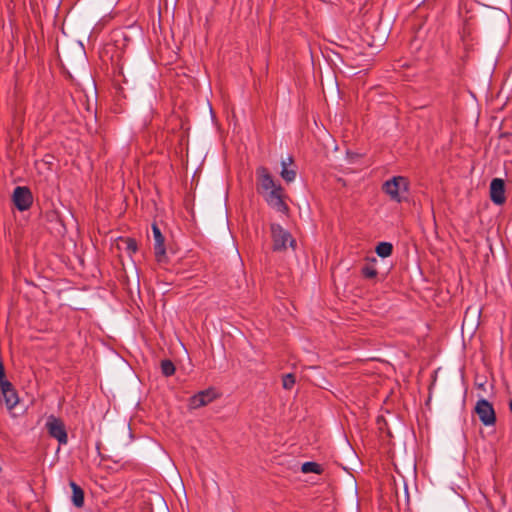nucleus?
<instances>
[{
  "label": "nucleus",
  "instance_id": "2",
  "mask_svg": "<svg viewBox=\"0 0 512 512\" xmlns=\"http://www.w3.org/2000/svg\"><path fill=\"white\" fill-rule=\"evenodd\" d=\"M272 237V249L276 252H281L287 249V246L295 247V240L290 232L285 230L281 225L273 223L270 226Z\"/></svg>",
  "mask_w": 512,
  "mask_h": 512
},
{
  "label": "nucleus",
  "instance_id": "18",
  "mask_svg": "<svg viewBox=\"0 0 512 512\" xmlns=\"http://www.w3.org/2000/svg\"><path fill=\"white\" fill-rule=\"evenodd\" d=\"M126 244H127V249L132 251V252H135L137 250V243L135 240L131 239V238H128L126 240Z\"/></svg>",
  "mask_w": 512,
  "mask_h": 512
},
{
  "label": "nucleus",
  "instance_id": "14",
  "mask_svg": "<svg viewBox=\"0 0 512 512\" xmlns=\"http://www.w3.org/2000/svg\"><path fill=\"white\" fill-rule=\"evenodd\" d=\"M371 262H372L371 264H366L361 270L362 275L368 279H374L378 275V271L374 266V264L377 262V259L375 257H373L371 259Z\"/></svg>",
  "mask_w": 512,
  "mask_h": 512
},
{
  "label": "nucleus",
  "instance_id": "15",
  "mask_svg": "<svg viewBox=\"0 0 512 512\" xmlns=\"http://www.w3.org/2000/svg\"><path fill=\"white\" fill-rule=\"evenodd\" d=\"M161 372L164 376L169 377L175 373V365L168 359L162 360Z\"/></svg>",
  "mask_w": 512,
  "mask_h": 512
},
{
  "label": "nucleus",
  "instance_id": "6",
  "mask_svg": "<svg viewBox=\"0 0 512 512\" xmlns=\"http://www.w3.org/2000/svg\"><path fill=\"white\" fill-rule=\"evenodd\" d=\"M475 411L479 416L480 421L490 426L496 422V415L492 404L486 399H480L475 406Z\"/></svg>",
  "mask_w": 512,
  "mask_h": 512
},
{
  "label": "nucleus",
  "instance_id": "5",
  "mask_svg": "<svg viewBox=\"0 0 512 512\" xmlns=\"http://www.w3.org/2000/svg\"><path fill=\"white\" fill-rule=\"evenodd\" d=\"M12 201L19 211L28 210L33 204V195L26 186H17L12 194Z\"/></svg>",
  "mask_w": 512,
  "mask_h": 512
},
{
  "label": "nucleus",
  "instance_id": "9",
  "mask_svg": "<svg viewBox=\"0 0 512 512\" xmlns=\"http://www.w3.org/2000/svg\"><path fill=\"white\" fill-rule=\"evenodd\" d=\"M490 199L496 205H503L506 201L505 183L501 178H494L490 183Z\"/></svg>",
  "mask_w": 512,
  "mask_h": 512
},
{
  "label": "nucleus",
  "instance_id": "1",
  "mask_svg": "<svg viewBox=\"0 0 512 512\" xmlns=\"http://www.w3.org/2000/svg\"><path fill=\"white\" fill-rule=\"evenodd\" d=\"M409 181L403 176H394L385 181L382 185V190L385 192L392 201L401 203L404 200L403 194L408 192Z\"/></svg>",
  "mask_w": 512,
  "mask_h": 512
},
{
  "label": "nucleus",
  "instance_id": "11",
  "mask_svg": "<svg viewBox=\"0 0 512 512\" xmlns=\"http://www.w3.org/2000/svg\"><path fill=\"white\" fill-rule=\"evenodd\" d=\"M70 487L72 489V503L75 507L81 508L84 505V491L83 489L77 485L75 482H70Z\"/></svg>",
  "mask_w": 512,
  "mask_h": 512
},
{
  "label": "nucleus",
  "instance_id": "19",
  "mask_svg": "<svg viewBox=\"0 0 512 512\" xmlns=\"http://www.w3.org/2000/svg\"><path fill=\"white\" fill-rule=\"evenodd\" d=\"M51 216H52L53 218H58V214H57L56 212H52V213H51Z\"/></svg>",
  "mask_w": 512,
  "mask_h": 512
},
{
  "label": "nucleus",
  "instance_id": "7",
  "mask_svg": "<svg viewBox=\"0 0 512 512\" xmlns=\"http://www.w3.org/2000/svg\"><path fill=\"white\" fill-rule=\"evenodd\" d=\"M257 175V185L256 189L259 194H264L265 192L275 188L279 184H276L272 175L269 173L268 169L261 166L256 170Z\"/></svg>",
  "mask_w": 512,
  "mask_h": 512
},
{
  "label": "nucleus",
  "instance_id": "8",
  "mask_svg": "<svg viewBox=\"0 0 512 512\" xmlns=\"http://www.w3.org/2000/svg\"><path fill=\"white\" fill-rule=\"evenodd\" d=\"M152 232L154 237V254L155 258L159 263L165 262L166 250L164 245V236L161 233L160 228L157 224L152 225Z\"/></svg>",
  "mask_w": 512,
  "mask_h": 512
},
{
  "label": "nucleus",
  "instance_id": "4",
  "mask_svg": "<svg viewBox=\"0 0 512 512\" xmlns=\"http://www.w3.org/2000/svg\"><path fill=\"white\" fill-rule=\"evenodd\" d=\"M266 203L277 212L287 214L289 211L288 205L284 201V192L281 185L262 194Z\"/></svg>",
  "mask_w": 512,
  "mask_h": 512
},
{
  "label": "nucleus",
  "instance_id": "13",
  "mask_svg": "<svg viewBox=\"0 0 512 512\" xmlns=\"http://www.w3.org/2000/svg\"><path fill=\"white\" fill-rule=\"evenodd\" d=\"M375 251L379 257L386 258L392 254L393 245L389 242H380Z\"/></svg>",
  "mask_w": 512,
  "mask_h": 512
},
{
  "label": "nucleus",
  "instance_id": "10",
  "mask_svg": "<svg viewBox=\"0 0 512 512\" xmlns=\"http://www.w3.org/2000/svg\"><path fill=\"white\" fill-rule=\"evenodd\" d=\"M215 397L216 394L213 389L200 391L190 398L189 406L192 409H198L209 404Z\"/></svg>",
  "mask_w": 512,
  "mask_h": 512
},
{
  "label": "nucleus",
  "instance_id": "12",
  "mask_svg": "<svg viewBox=\"0 0 512 512\" xmlns=\"http://www.w3.org/2000/svg\"><path fill=\"white\" fill-rule=\"evenodd\" d=\"M293 163V158L289 156L286 160H282L281 177L288 183L293 182L296 178V171L288 169L287 165Z\"/></svg>",
  "mask_w": 512,
  "mask_h": 512
},
{
  "label": "nucleus",
  "instance_id": "16",
  "mask_svg": "<svg viewBox=\"0 0 512 512\" xmlns=\"http://www.w3.org/2000/svg\"><path fill=\"white\" fill-rule=\"evenodd\" d=\"M321 470L322 469H321L320 465L315 462H305L302 465V472H304V473L319 474V473H321Z\"/></svg>",
  "mask_w": 512,
  "mask_h": 512
},
{
  "label": "nucleus",
  "instance_id": "17",
  "mask_svg": "<svg viewBox=\"0 0 512 512\" xmlns=\"http://www.w3.org/2000/svg\"><path fill=\"white\" fill-rule=\"evenodd\" d=\"M295 382H296L295 375L292 373L285 374L282 377V386L286 390L292 389Z\"/></svg>",
  "mask_w": 512,
  "mask_h": 512
},
{
  "label": "nucleus",
  "instance_id": "3",
  "mask_svg": "<svg viewBox=\"0 0 512 512\" xmlns=\"http://www.w3.org/2000/svg\"><path fill=\"white\" fill-rule=\"evenodd\" d=\"M45 427L48 434L56 439L60 445H66L68 443V435L63 420L54 415H50L47 418Z\"/></svg>",
  "mask_w": 512,
  "mask_h": 512
},
{
  "label": "nucleus",
  "instance_id": "20",
  "mask_svg": "<svg viewBox=\"0 0 512 512\" xmlns=\"http://www.w3.org/2000/svg\"><path fill=\"white\" fill-rule=\"evenodd\" d=\"M509 409H510V412L512 413V399L509 402Z\"/></svg>",
  "mask_w": 512,
  "mask_h": 512
}]
</instances>
